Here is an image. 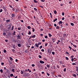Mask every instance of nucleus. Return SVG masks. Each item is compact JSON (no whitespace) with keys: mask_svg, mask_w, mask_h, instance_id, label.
<instances>
[{"mask_svg":"<svg viewBox=\"0 0 78 78\" xmlns=\"http://www.w3.org/2000/svg\"><path fill=\"white\" fill-rule=\"evenodd\" d=\"M12 18H14V17H16V15L14 14H12Z\"/></svg>","mask_w":78,"mask_h":78,"instance_id":"1","label":"nucleus"},{"mask_svg":"<svg viewBox=\"0 0 78 78\" xmlns=\"http://www.w3.org/2000/svg\"><path fill=\"white\" fill-rule=\"evenodd\" d=\"M17 37L18 39H20L21 38V37L20 36V35H18L17 36Z\"/></svg>","mask_w":78,"mask_h":78,"instance_id":"2","label":"nucleus"},{"mask_svg":"<svg viewBox=\"0 0 78 78\" xmlns=\"http://www.w3.org/2000/svg\"><path fill=\"white\" fill-rule=\"evenodd\" d=\"M40 63H41V64H44V63H45V62H44L42 60H40Z\"/></svg>","mask_w":78,"mask_h":78,"instance_id":"3","label":"nucleus"},{"mask_svg":"<svg viewBox=\"0 0 78 78\" xmlns=\"http://www.w3.org/2000/svg\"><path fill=\"white\" fill-rule=\"evenodd\" d=\"M8 26H9V27L8 28V30H11V25H8Z\"/></svg>","mask_w":78,"mask_h":78,"instance_id":"4","label":"nucleus"},{"mask_svg":"<svg viewBox=\"0 0 78 78\" xmlns=\"http://www.w3.org/2000/svg\"><path fill=\"white\" fill-rule=\"evenodd\" d=\"M56 40L55 38H52V41H53V42H55V41Z\"/></svg>","mask_w":78,"mask_h":78,"instance_id":"5","label":"nucleus"},{"mask_svg":"<svg viewBox=\"0 0 78 78\" xmlns=\"http://www.w3.org/2000/svg\"><path fill=\"white\" fill-rule=\"evenodd\" d=\"M26 75L27 76H29L30 75V73H25Z\"/></svg>","mask_w":78,"mask_h":78,"instance_id":"6","label":"nucleus"},{"mask_svg":"<svg viewBox=\"0 0 78 78\" xmlns=\"http://www.w3.org/2000/svg\"><path fill=\"white\" fill-rule=\"evenodd\" d=\"M58 23L59 25H60V24H62V22L61 21H60L58 22Z\"/></svg>","mask_w":78,"mask_h":78,"instance_id":"7","label":"nucleus"},{"mask_svg":"<svg viewBox=\"0 0 78 78\" xmlns=\"http://www.w3.org/2000/svg\"><path fill=\"white\" fill-rule=\"evenodd\" d=\"M35 45L37 47V48H38V47H39V44H37V43H36Z\"/></svg>","mask_w":78,"mask_h":78,"instance_id":"8","label":"nucleus"},{"mask_svg":"<svg viewBox=\"0 0 78 78\" xmlns=\"http://www.w3.org/2000/svg\"><path fill=\"white\" fill-rule=\"evenodd\" d=\"M9 22H10V20H6V22L7 23H9Z\"/></svg>","mask_w":78,"mask_h":78,"instance_id":"9","label":"nucleus"},{"mask_svg":"<svg viewBox=\"0 0 78 78\" xmlns=\"http://www.w3.org/2000/svg\"><path fill=\"white\" fill-rule=\"evenodd\" d=\"M32 37V38H35V37H36V35H34L33 36L31 35Z\"/></svg>","mask_w":78,"mask_h":78,"instance_id":"10","label":"nucleus"},{"mask_svg":"<svg viewBox=\"0 0 78 78\" xmlns=\"http://www.w3.org/2000/svg\"><path fill=\"white\" fill-rule=\"evenodd\" d=\"M48 53H51V51H50L49 49L48 50Z\"/></svg>","mask_w":78,"mask_h":78,"instance_id":"11","label":"nucleus"},{"mask_svg":"<svg viewBox=\"0 0 78 78\" xmlns=\"http://www.w3.org/2000/svg\"><path fill=\"white\" fill-rule=\"evenodd\" d=\"M32 30H32L33 32H34V31H35V30L34 29V28L33 27L32 28Z\"/></svg>","mask_w":78,"mask_h":78,"instance_id":"12","label":"nucleus"},{"mask_svg":"<svg viewBox=\"0 0 78 78\" xmlns=\"http://www.w3.org/2000/svg\"><path fill=\"white\" fill-rule=\"evenodd\" d=\"M4 69L5 70H8V71H9V70H8V69H7L6 68V67H4Z\"/></svg>","mask_w":78,"mask_h":78,"instance_id":"13","label":"nucleus"},{"mask_svg":"<svg viewBox=\"0 0 78 78\" xmlns=\"http://www.w3.org/2000/svg\"><path fill=\"white\" fill-rule=\"evenodd\" d=\"M57 20H58V19H57V18L55 19V20H53V22H56V21Z\"/></svg>","mask_w":78,"mask_h":78,"instance_id":"14","label":"nucleus"},{"mask_svg":"<svg viewBox=\"0 0 78 78\" xmlns=\"http://www.w3.org/2000/svg\"><path fill=\"white\" fill-rule=\"evenodd\" d=\"M3 34L4 36H6L7 34H6V33L4 32L3 33Z\"/></svg>","mask_w":78,"mask_h":78,"instance_id":"15","label":"nucleus"},{"mask_svg":"<svg viewBox=\"0 0 78 78\" xmlns=\"http://www.w3.org/2000/svg\"><path fill=\"white\" fill-rule=\"evenodd\" d=\"M18 46L19 47H21V44H18Z\"/></svg>","mask_w":78,"mask_h":78,"instance_id":"16","label":"nucleus"},{"mask_svg":"<svg viewBox=\"0 0 78 78\" xmlns=\"http://www.w3.org/2000/svg\"><path fill=\"white\" fill-rule=\"evenodd\" d=\"M59 28H60L59 26H57L56 27V29H58V30H59Z\"/></svg>","mask_w":78,"mask_h":78,"instance_id":"17","label":"nucleus"},{"mask_svg":"<svg viewBox=\"0 0 78 78\" xmlns=\"http://www.w3.org/2000/svg\"><path fill=\"white\" fill-rule=\"evenodd\" d=\"M10 60L12 61L13 60L12 58H11V57H10Z\"/></svg>","mask_w":78,"mask_h":78,"instance_id":"18","label":"nucleus"},{"mask_svg":"<svg viewBox=\"0 0 78 78\" xmlns=\"http://www.w3.org/2000/svg\"><path fill=\"white\" fill-rule=\"evenodd\" d=\"M73 66H75L76 65V64L75 63H73L72 64Z\"/></svg>","mask_w":78,"mask_h":78,"instance_id":"19","label":"nucleus"},{"mask_svg":"<svg viewBox=\"0 0 78 78\" xmlns=\"http://www.w3.org/2000/svg\"><path fill=\"white\" fill-rule=\"evenodd\" d=\"M27 28H28V29H29L30 30V28H31L30 26H29L27 27Z\"/></svg>","mask_w":78,"mask_h":78,"instance_id":"20","label":"nucleus"},{"mask_svg":"<svg viewBox=\"0 0 78 78\" xmlns=\"http://www.w3.org/2000/svg\"><path fill=\"white\" fill-rule=\"evenodd\" d=\"M1 65L2 66H4L5 65V64L4 63V62H1Z\"/></svg>","mask_w":78,"mask_h":78,"instance_id":"21","label":"nucleus"},{"mask_svg":"<svg viewBox=\"0 0 78 78\" xmlns=\"http://www.w3.org/2000/svg\"><path fill=\"white\" fill-rule=\"evenodd\" d=\"M3 9H4V10H6V8L4 6H3Z\"/></svg>","mask_w":78,"mask_h":78,"instance_id":"22","label":"nucleus"},{"mask_svg":"<svg viewBox=\"0 0 78 78\" xmlns=\"http://www.w3.org/2000/svg\"><path fill=\"white\" fill-rule=\"evenodd\" d=\"M0 72H1V73H3V71L2 69H1L0 70Z\"/></svg>","mask_w":78,"mask_h":78,"instance_id":"23","label":"nucleus"},{"mask_svg":"<svg viewBox=\"0 0 78 78\" xmlns=\"http://www.w3.org/2000/svg\"><path fill=\"white\" fill-rule=\"evenodd\" d=\"M21 74H22L23 73V70H22L21 71Z\"/></svg>","mask_w":78,"mask_h":78,"instance_id":"24","label":"nucleus"},{"mask_svg":"<svg viewBox=\"0 0 78 78\" xmlns=\"http://www.w3.org/2000/svg\"><path fill=\"white\" fill-rule=\"evenodd\" d=\"M12 71L14 73L15 72V71L14 69H12Z\"/></svg>","mask_w":78,"mask_h":78,"instance_id":"25","label":"nucleus"},{"mask_svg":"<svg viewBox=\"0 0 78 78\" xmlns=\"http://www.w3.org/2000/svg\"><path fill=\"white\" fill-rule=\"evenodd\" d=\"M14 30V26H12V29H11V30Z\"/></svg>","mask_w":78,"mask_h":78,"instance_id":"26","label":"nucleus"},{"mask_svg":"<svg viewBox=\"0 0 78 78\" xmlns=\"http://www.w3.org/2000/svg\"><path fill=\"white\" fill-rule=\"evenodd\" d=\"M47 67H48V68H49L50 67V65H46Z\"/></svg>","mask_w":78,"mask_h":78,"instance_id":"27","label":"nucleus"},{"mask_svg":"<svg viewBox=\"0 0 78 78\" xmlns=\"http://www.w3.org/2000/svg\"><path fill=\"white\" fill-rule=\"evenodd\" d=\"M12 51H13V53H15V50L12 49Z\"/></svg>","mask_w":78,"mask_h":78,"instance_id":"28","label":"nucleus"},{"mask_svg":"<svg viewBox=\"0 0 78 78\" xmlns=\"http://www.w3.org/2000/svg\"><path fill=\"white\" fill-rule=\"evenodd\" d=\"M31 34V32H30V31H29V32L28 33V34L30 35V34Z\"/></svg>","mask_w":78,"mask_h":78,"instance_id":"29","label":"nucleus"},{"mask_svg":"<svg viewBox=\"0 0 78 78\" xmlns=\"http://www.w3.org/2000/svg\"><path fill=\"white\" fill-rule=\"evenodd\" d=\"M54 13H55V14H56V13H57V12H56V10L54 11Z\"/></svg>","mask_w":78,"mask_h":78,"instance_id":"30","label":"nucleus"},{"mask_svg":"<svg viewBox=\"0 0 78 78\" xmlns=\"http://www.w3.org/2000/svg\"><path fill=\"white\" fill-rule=\"evenodd\" d=\"M3 52L4 53H6V50L5 49H4V50H3Z\"/></svg>","mask_w":78,"mask_h":78,"instance_id":"31","label":"nucleus"},{"mask_svg":"<svg viewBox=\"0 0 78 78\" xmlns=\"http://www.w3.org/2000/svg\"><path fill=\"white\" fill-rule=\"evenodd\" d=\"M34 1L35 3H37V1H36V0H34Z\"/></svg>","mask_w":78,"mask_h":78,"instance_id":"32","label":"nucleus"},{"mask_svg":"<svg viewBox=\"0 0 78 78\" xmlns=\"http://www.w3.org/2000/svg\"><path fill=\"white\" fill-rule=\"evenodd\" d=\"M71 25L72 26H73L74 25V24L73 23H71Z\"/></svg>","mask_w":78,"mask_h":78,"instance_id":"33","label":"nucleus"},{"mask_svg":"<svg viewBox=\"0 0 78 78\" xmlns=\"http://www.w3.org/2000/svg\"><path fill=\"white\" fill-rule=\"evenodd\" d=\"M34 9L35 10V11H37V9H36V8H34Z\"/></svg>","mask_w":78,"mask_h":78,"instance_id":"34","label":"nucleus"},{"mask_svg":"<svg viewBox=\"0 0 78 78\" xmlns=\"http://www.w3.org/2000/svg\"><path fill=\"white\" fill-rule=\"evenodd\" d=\"M15 12H19V11L17 9H16V10L15 11Z\"/></svg>","mask_w":78,"mask_h":78,"instance_id":"35","label":"nucleus"},{"mask_svg":"<svg viewBox=\"0 0 78 78\" xmlns=\"http://www.w3.org/2000/svg\"><path fill=\"white\" fill-rule=\"evenodd\" d=\"M49 37H51L52 36V35L50 34H49Z\"/></svg>","mask_w":78,"mask_h":78,"instance_id":"36","label":"nucleus"},{"mask_svg":"<svg viewBox=\"0 0 78 78\" xmlns=\"http://www.w3.org/2000/svg\"><path fill=\"white\" fill-rule=\"evenodd\" d=\"M10 76H13V74H11L10 75Z\"/></svg>","mask_w":78,"mask_h":78,"instance_id":"37","label":"nucleus"},{"mask_svg":"<svg viewBox=\"0 0 78 78\" xmlns=\"http://www.w3.org/2000/svg\"><path fill=\"white\" fill-rule=\"evenodd\" d=\"M73 76H75V77H76V75L75 74H73Z\"/></svg>","mask_w":78,"mask_h":78,"instance_id":"38","label":"nucleus"},{"mask_svg":"<svg viewBox=\"0 0 78 78\" xmlns=\"http://www.w3.org/2000/svg\"><path fill=\"white\" fill-rule=\"evenodd\" d=\"M9 7H10V8H12L13 7H12V5H9Z\"/></svg>","mask_w":78,"mask_h":78,"instance_id":"39","label":"nucleus"},{"mask_svg":"<svg viewBox=\"0 0 78 78\" xmlns=\"http://www.w3.org/2000/svg\"><path fill=\"white\" fill-rule=\"evenodd\" d=\"M31 66H32V67H34V66H35V65L34 64H32L31 65Z\"/></svg>","mask_w":78,"mask_h":78,"instance_id":"40","label":"nucleus"},{"mask_svg":"<svg viewBox=\"0 0 78 78\" xmlns=\"http://www.w3.org/2000/svg\"><path fill=\"white\" fill-rule=\"evenodd\" d=\"M76 68H77L76 69V72H78V66H77V67H76Z\"/></svg>","mask_w":78,"mask_h":78,"instance_id":"41","label":"nucleus"},{"mask_svg":"<svg viewBox=\"0 0 78 78\" xmlns=\"http://www.w3.org/2000/svg\"><path fill=\"white\" fill-rule=\"evenodd\" d=\"M52 53L53 55H55V52H54V51L52 52Z\"/></svg>","mask_w":78,"mask_h":78,"instance_id":"42","label":"nucleus"},{"mask_svg":"<svg viewBox=\"0 0 78 78\" xmlns=\"http://www.w3.org/2000/svg\"><path fill=\"white\" fill-rule=\"evenodd\" d=\"M38 57L39 58H42V56H41V55H39Z\"/></svg>","mask_w":78,"mask_h":78,"instance_id":"43","label":"nucleus"},{"mask_svg":"<svg viewBox=\"0 0 78 78\" xmlns=\"http://www.w3.org/2000/svg\"><path fill=\"white\" fill-rule=\"evenodd\" d=\"M73 46H74V47L75 48H76V45H74V44H73Z\"/></svg>","mask_w":78,"mask_h":78,"instance_id":"44","label":"nucleus"},{"mask_svg":"<svg viewBox=\"0 0 78 78\" xmlns=\"http://www.w3.org/2000/svg\"><path fill=\"white\" fill-rule=\"evenodd\" d=\"M39 7H41V8H44V6L40 5Z\"/></svg>","mask_w":78,"mask_h":78,"instance_id":"45","label":"nucleus"},{"mask_svg":"<svg viewBox=\"0 0 78 78\" xmlns=\"http://www.w3.org/2000/svg\"><path fill=\"white\" fill-rule=\"evenodd\" d=\"M50 15L51 16V18H52V17H52V15H51V13H50Z\"/></svg>","mask_w":78,"mask_h":78,"instance_id":"46","label":"nucleus"},{"mask_svg":"<svg viewBox=\"0 0 78 78\" xmlns=\"http://www.w3.org/2000/svg\"><path fill=\"white\" fill-rule=\"evenodd\" d=\"M58 76L59 77H62V76H61V75H58Z\"/></svg>","mask_w":78,"mask_h":78,"instance_id":"47","label":"nucleus"},{"mask_svg":"<svg viewBox=\"0 0 78 78\" xmlns=\"http://www.w3.org/2000/svg\"><path fill=\"white\" fill-rule=\"evenodd\" d=\"M66 54H67V55H69V52H67V51L66 52Z\"/></svg>","mask_w":78,"mask_h":78,"instance_id":"48","label":"nucleus"},{"mask_svg":"<svg viewBox=\"0 0 78 78\" xmlns=\"http://www.w3.org/2000/svg\"><path fill=\"white\" fill-rule=\"evenodd\" d=\"M73 51H75V52H76V50H74L73 49H72Z\"/></svg>","mask_w":78,"mask_h":78,"instance_id":"49","label":"nucleus"},{"mask_svg":"<svg viewBox=\"0 0 78 78\" xmlns=\"http://www.w3.org/2000/svg\"><path fill=\"white\" fill-rule=\"evenodd\" d=\"M60 63L61 64H62V61H60Z\"/></svg>","mask_w":78,"mask_h":78,"instance_id":"50","label":"nucleus"},{"mask_svg":"<svg viewBox=\"0 0 78 78\" xmlns=\"http://www.w3.org/2000/svg\"><path fill=\"white\" fill-rule=\"evenodd\" d=\"M18 30H21V27H19L18 28Z\"/></svg>","mask_w":78,"mask_h":78,"instance_id":"51","label":"nucleus"},{"mask_svg":"<svg viewBox=\"0 0 78 78\" xmlns=\"http://www.w3.org/2000/svg\"><path fill=\"white\" fill-rule=\"evenodd\" d=\"M41 42H38V44L39 45H41Z\"/></svg>","mask_w":78,"mask_h":78,"instance_id":"52","label":"nucleus"},{"mask_svg":"<svg viewBox=\"0 0 78 78\" xmlns=\"http://www.w3.org/2000/svg\"><path fill=\"white\" fill-rule=\"evenodd\" d=\"M65 58L66 59V60H69V58H68V57H66Z\"/></svg>","mask_w":78,"mask_h":78,"instance_id":"53","label":"nucleus"},{"mask_svg":"<svg viewBox=\"0 0 78 78\" xmlns=\"http://www.w3.org/2000/svg\"><path fill=\"white\" fill-rule=\"evenodd\" d=\"M3 11V9H0V12H2Z\"/></svg>","mask_w":78,"mask_h":78,"instance_id":"54","label":"nucleus"},{"mask_svg":"<svg viewBox=\"0 0 78 78\" xmlns=\"http://www.w3.org/2000/svg\"><path fill=\"white\" fill-rule=\"evenodd\" d=\"M74 60V59H73V58H72L71 59V61H72V62H73Z\"/></svg>","mask_w":78,"mask_h":78,"instance_id":"55","label":"nucleus"},{"mask_svg":"<svg viewBox=\"0 0 78 78\" xmlns=\"http://www.w3.org/2000/svg\"><path fill=\"white\" fill-rule=\"evenodd\" d=\"M47 73L48 76H50V74H49L48 73Z\"/></svg>","mask_w":78,"mask_h":78,"instance_id":"56","label":"nucleus"},{"mask_svg":"<svg viewBox=\"0 0 78 78\" xmlns=\"http://www.w3.org/2000/svg\"><path fill=\"white\" fill-rule=\"evenodd\" d=\"M45 38L46 39H47V38H48V37L47 36H45Z\"/></svg>","mask_w":78,"mask_h":78,"instance_id":"57","label":"nucleus"},{"mask_svg":"<svg viewBox=\"0 0 78 78\" xmlns=\"http://www.w3.org/2000/svg\"><path fill=\"white\" fill-rule=\"evenodd\" d=\"M64 72H66V68H65L64 69Z\"/></svg>","mask_w":78,"mask_h":78,"instance_id":"58","label":"nucleus"},{"mask_svg":"<svg viewBox=\"0 0 78 78\" xmlns=\"http://www.w3.org/2000/svg\"><path fill=\"white\" fill-rule=\"evenodd\" d=\"M43 30H44V29H41L40 30V31H43Z\"/></svg>","mask_w":78,"mask_h":78,"instance_id":"59","label":"nucleus"},{"mask_svg":"<svg viewBox=\"0 0 78 78\" xmlns=\"http://www.w3.org/2000/svg\"><path fill=\"white\" fill-rule=\"evenodd\" d=\"M12 10L13 11H15V9L13 8L12 9Z\"/></svg>","mask_w":78,"mask_h":78,"instance_id":"60","label":"nucleus"},{"mask_svg":"<svg viewBox=\"0 0 78 78\" xmlns=\"http://www.w3.org/2000/svg\"><path fill=\"white\" fill-rule=\"evenodd\" d=\"M73 57H74V56L73 55H72L71 56V58H73Z\"/></svg>","mask_w":78,"mask_h":78,"instance_id":"61","label":"nucleus"},{"mask_svg":"<svg viewBox=\"0 0 78 78\" xmlns=\"http://www.w3.org/2000/svg\"><path fill=\"white\" fill-rule=\"evenodd\" d=\"M62 15H63V16H64V12H62Z\"/></svg>","mask_w":78,"mask_h":78,"instance_id":"62","label":"nucleus"},{"mask_svg":"<svg viewBox=\"0 0 78 78\" xmlns=\"http://www.w3.org/2000/svg\"><path fill=\"white\" fill-rule=\"evenodd\" d=\"M47 45H48V43H46L45 44V47H47Z\"/></svg>","mask_w":78,"mask_h":78,"instance_id":"63","label":"nucleus"},{"mask_svg":"<svg viewBox=\"0 0 78 78\" xmlns=\"http://www.w3.org/2000/svg\"><path fill=\"white\" fill-rule=\"evenodd\" d=\"M41 51H44V49H42L41 50Z\"/></svg>","mask_w":78,"mask_h":78,"instance_id":"64","label":"nucleus"}]
</instances>
